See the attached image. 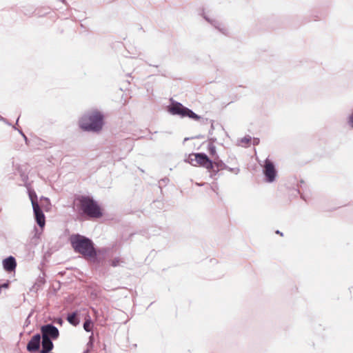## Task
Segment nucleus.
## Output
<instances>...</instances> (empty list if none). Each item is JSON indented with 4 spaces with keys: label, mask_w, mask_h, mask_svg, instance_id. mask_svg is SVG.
<instances>
[{
    "label": "nucleus",
    "mask_w": 353,
    "mask_h": 353,
    "mask_svg": "<svg viewBox=\"0 0 353 353\" xmlns=\"http://www.w3.org/2000/svg\"><path fill=\"white\" fill-rule=\"evenodd\" d=\"M209 152L211 155H215L216 154V148L215 146L212 144H210L209 146Z\"/></svg>",
    "instance_id": "2eb2a0df"
},
{
    "label": "nucleus",
    "mask_w": 353,
    "mask_h": 353,
    "mask_svg": "<svg viewBox=\"0 0 353 353\" xmlns=\"http://www.w3.org/2000/svg\"><path fill=\"white\" fill-rule=\"evenodd\" d=\"M350 123H351L352 126L353 127V112L352 115L350 117Z\"/></svg>",
    "instance_id": "f3484780"
},
{
    "label": "nucleus",
    "mask_w": 353,
    "mask_h": 353,
    "mask_svg": "<svg viewBox=\"0 0 353 353\" xmlns=\"http://www.w3.org/2000/svg\"><path fill=\"white\" fill-rule=\"evenodd\" d=\"M103 125V116L93 110L81 117L79 121L80 128L85 131L99 132Z\"/></svg>",
    "instance_id": "7ed1b4c3"
},
{
    "label": "nucleus",
    "mask_w": 353,
    "mask_h": 353,
    "mask_svg": "<svg viewBox=\"0 0 353 353\" xmlns=\"http://www.w3.org/2000/svg\"><path fill=\"white\" fill-rule=\"evenodd\" d=\"M263 172L269 182H272L274 180L276 176V170L273 163L269 159H266L265 161Z\"/></svg>",
    "instance_id": "6e6552de"
},
{
    "label": "nucleus",
    "mask_w": 353,
    "mask_h": 353,
    "mask_svg": "<svg viewBox=\"0 0 353 353\" xmlns=\"http://www.w3.org/2000/svg\"><path fill=\"white\" fill-rule=\"evenodd\" d=\"M121 260L119 259H114V260H112V265L115 267V266H117L120 264L121 263Z\"/></svg>",
    "instance_id": "dca6fc26"
},
{
    "label": "nucleus",
    "mask_w": 353,
    "mask_h": 353,
    "mask_svg": "<svg viewBox=\"0 0 353 353\" xmlns=\"http://www.w3.org/2000/svg\"><path fill=\"white\" fill-rule=\"evenodd\" d=\"M42 350L41 353H48L53 348V343L50 339L42 337Z\"/></svg>",
    "instance_id": "9b49d317"
},
{
    "label": "nucleus",
    "mask_w": 353,
    "mask_h": 353,
    "mask_svg": "<svg viewBox=\"0 0 353 353\" xmlns=\"http://www.w3.org/2000/svg\"><path fill=\"white\" fill-rule=\"evenodd\" d=\"M170 112L172 114H177L181 116V117H189L193 120L198 121L201 119V117L193 112L189 108L183 106L180 103H174L170 107Z\"/></svg>",
    "instance_id": "39448f33"
},
{
    "label": "nucleus",
    "mask_w": 353,
    "mask_h": 353,
    "mask_svg": "<svg viewBox=\"0 0 353 353\" xmlns=\"http://www.w3.org/2000/svg\"><path fill=\"white\" fill-rule=\"evenodd\" d=\"M276 233H278L279 234H280L281 236H283V234L281 233L280 232L277 231Z\"/></svg>",
    "instance_id": "412c9836"
},
{
    "label": "nucleus",
    "mask_w": 353,
    "mask_h": 353,
    "mask_svg": "<svg viewBox=\"0 0 353 353\" xmlns=\"http://www.w3.org/2000/svg\"><path fill=\"white\" fill-rule=\"evenodd\" d=\"M276 233H278L279 234H280L281 236H283V234L281 233L280 232L277 231Z\"/></svg>",
    "instance_id": "aec40b11"
},
{
    "label": "nucleus",
    "mask_w": 353,
    "mask_h": 353,
    "mask_svg": "<svg viewBox=\"0 0 353 353\" xmlns=\"http://www.w3.org/2000/svg\"><path fill=\"white\" fill-rule=\"evenodd\" d=\"M70 241L74 251L82 254L85 259H94L97 256L93 243L89 239L75 234L70 236Z\"/></svg>",
    "instance_id": "f257e3e1"
},
{
    "label": "nucleus",
    "mask_w": 353,
    "mask_h": 353,
    "mask_svg": "<svg viewBox=\"0 0 353 353\" xmlns=\"http://www.w3.org/2000/svg\"><path fill=\"white\" fill-rule=\"evenodd\" d=\"M74 203L83 214L92 219H99L103 216L102 209L92 197L79 196L74 200Z\"/></svg>",
    "instance_id": "f03ea898"
},
{
    "label": "nucleus",
    "mask_w": 353,
    "mask_h": 353,
    "mask_svg": "<svg viewBox=\"0 0 353 353\" xmlns=\"http://www.w3.org/2000/svg\"><path fill=\"white\" fill-rule=\"evenodd\" d=\"M67 320L71 325L74 326H77L79 323V320L77 318V314L76 312L70 314L67 317Z\"/></svg>",
    "instance_id": "ddd939ff"
},
{
    "label": "nucleus",
    "mask_w": 353,
    "mask_h": 353,
    "mask_svg": "<svg viewBox=\"0 0 353 353\" xmlns=\"http://www.w3.org/2000/svg\"><path fill=\"white\" fill-rule=\"evenodd\" d=\"M42 337L56 339L59 335L58 329L52 325H46L41 327Z\"/></svg>",
    "instance_id": "0eeeda50"
},
{
    "label": "nucleus",
    "mask_w": 353,
    "mask_h": 353,
    "mask_svg": "<svg viewBox=\"0 0 353 353\" xmlns=\"http://www.w3.org/2000/svg\"><path fill=\"white\" fill-rule=\"evenodd\" d=\"M83 328L86 332H92L93 328V323L92 322L90 317L88 315L83 324Z\"/></svg>",
    "instance_id": "4468645a"
},
{
    "label": "nucleus",
    "mask_w": 353,
    "mask_h": 353,
    "mask_svg": "<svg viewBox=\"0 0 353 353\" xmlns=\"http://www.w3.org/2000/svg\"><path fill=\"white\" fill-rule=\"evenodd\" d=\"M276 233H278L279 234H280L281 236H283V234L281 233L280 232L277 231Z\"/></svg>",
    "instance_id": "6ab92c4d"
},
{
    "label": "nucleus",
    "mask_w": 353,
    "mask_h": 353,
    "mask_svg": "<svg viewBox=\"0 0 353 353\" xmlns=\"http://www.w3.org/2000/svg\"><path fill=\"white\" fill-rule=\"evenodd\" d=\"M40 343H41L40 334H35L34 336H32L31 340L28 342V343L27 345V350L30 352L37 351L39 349Z\"/></svg>",
    "instance_id": "1a4fd4ad"
},
{
    "label": "nucleus",
    "mask_w": 353,
    "mask_h": 353,
    "mask_svg": "<svg viewBox=\"0 0 353 353\" xmlns=\"http://www.w3.org/2000/svg\"><path fill=\"white\" fill-rule=\"evenodd\" d=\"M188 162L194 166H202L210 171L213 170L212 161L203 153H193L188 157Z\"/></svg>",
    "instance_id": "20e7f679"
},
{
    "label": "nucleus",
    "mask_w": 353,
    "mask_h": 353,
    "mask_svg": "<svg viewBox=\"0 0 353 353\" xmlns=\"http://www.w3.org/2000/svg\"><path fill=\"white\" fill-rule=\"evenodd\" d=\"M3 268L8 271L11 272L14 270L17 266L15 259L13 256H9L3 261Z\"/></svg>",
    "instance_id": "9d476101"
},
{
    "label": "nucleus",
    "mask_w": 353,
    "mask_h": 353,
    "mask_svg": "<svg viewBox=\"0 0 353 353\" xmlns=\"http://www.w3.org/2000/svg\"><path fill=\"white\" fill-rule=\"evenodd\" d=\"M213 164V170H211L210 172L215 174L217 173L219 170H223L225 167V165L221 161H214L212 162Z\"/></svg>",
    "instance_id": "f8f14e48"
},
{
    "label": "nucleus",
    "mask_w": 353,
    "mask_h": 353,
    "mask_svg": "<svg viewBox=\"0 0 353 353\" xmlns=\"http://www.w3.org/2000/svg\"><path fill=\"white\" fill-rule=\"evenodd\" d=\"M30 196L36 221H37V224L41 228H43L46 224V219H45L44 214L43 213L41 209L40 208V207L37 203L36 195H34V196H33L32 195V194H30Z\"/></svg>",
    "instance_id": "423d86ee"
},
{
    "label": "nucleus",
    "mask_w": 353,
    "mask_h": 353,
    "mask_svg": "<svg viewBox=\"0 0 353 353\" xmlns=\"http://www.w3.org/2000/svg\"><path fill=\"white\" fill-rule=\"evenodd\" d=\"M276 233H278L279 234H280L281 236H283V234L281 233L280 232L277 231Z\"/></svg>",
    "instance_id": "a211bd4d"
}]
</instances>
